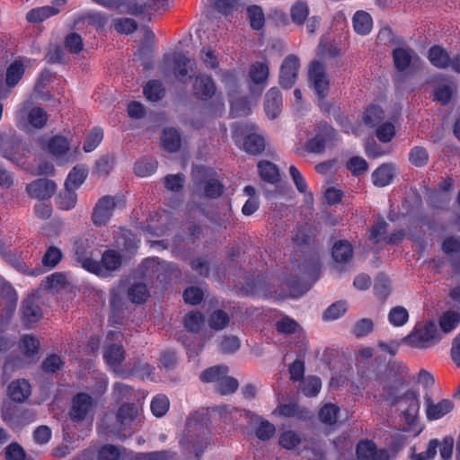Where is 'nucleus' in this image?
<instances>
[{
	"label": "nucleus",
	"mask_w": 460,
	"mask_h": 460,
	"mask_svg": "<svg viewBox=\"0 0 460 460\" xmlns=\"http://www.w3.org/2000/svg\"><path fill=\"white\" fill-rule=\"evenodd\" d=\"M407 368L402 365L391 364L378 372L375 378L372 396L390 405L398 404L405 420L413 423L419 414L420 401L414 392H407L398 398L399 388L404 384Z\"/></svg>",
	"instance_id": "1"
},
{
	"label": "nucleus",
	"mask_w": 460,
	"mask_h": 460,
	"mask_svg": "<svg viewBox=\"0 0 460 460\" xmlns=\"http://www.w3.org/2000/svg\"><path fill=\"white\" fill-rule=\"evenodd\" d=\"M94 243L92 239H84L75 245V258L85 270L104 277L108 272L114 271L121 265V257L114 250H107L102 256L101 262L93 260Z\"/></svg>",
	"instance_id": "2"
},
{
	"label": "nucleus",
	"mask_w": 460,
	"mask_h": 460,
	"mask_svg": "<svg viewBox=\"0 0 460 460\" xmlns=\"http://www.w3.org/2000/svg\"><path fill=\"white\" fill-rule=\"evenodd\" d=\"M233 138L236 145L252 155L260 154L265 147L264 138L253 124L234 126Z\"/></svg>",
	"instance_id": "3"
},
{
	"label": "nucleus",
	"mask_w": 460,
	"mask_h": 460,
	"mask_svg": "<svg viewBox=\"0 0 460 460\" xmlns=\"http://www.w3.org/2000/svg\"><path fill=\"white\" fill-rule=\"evenodd\" d=\"M40 145L42 150L60 164L74 162L80 154L77 148L71 150L68 139L59 135L40 138Z\"/></svg>",
	"instance_id": "4"
},
{
	"label": "nucleus",
	"mask_w": 460,
	"mask_h": 460,
	"mask_svg": "<svg viewBox=\"0 0 460 460\" xmlns=\"http://www.w3.org/2000/svg\"><path fill=\"white\" fill-rule=\"evenodd\" d=\"M270 75V64L267 59L256 60L250 65L247 72L248 85L254 102L266 88Z\"/></svg>",
	"instance_id": "5"
},
{
	"label": "nucleus",
	"mask_w": 460,
	"mask_h": 460,
	"mask_svg": "<svg viewBox=\"0 0 460 460\" xmlns=\"http://www.w3.org/2000/svg\"><path fill=\"white\" fill-rule=\"evenodd\" d=\"M217 411L222 418H225V413L229 412L233 418H235L237 415H239L240 417H244L246 420L251 421V423L256 424L257 426L255 427V435L260 440H269L274 436L276 432L274 424L259 416H254L250 411L230 409L228 406H220L217 409Z\"/></svg>",
	"instance_id": "6"
},
{
	"label": "nucleus",
	"mask_w": 460,
	"mask_h": 460,
	"mask_svg": "<svg viewBox=\"0 0 460 460\" xmlns=\"http://www.w3.org/2000/svg\"><path fill=\"white\" fill-rule=\"evenodd\" d=\"M441 339L440 332L433 322H428L420 327H416L404 339V343L417 349H426Z\"/></svg>",
	"instance_id": "7"
},
{
	"label": "nucleus",
	"mask_w": 460,
	"mask_h": 460,
	"mask_svg": "<svg viewBox=\"0 0 460 460\" xmlns=\"http://www.w3.org/2000/svg\"><path fill=\"white\" fill-rule=\"evenodd\" d=\"M124 200L120 197L104 196L98 200L93 211V222L95 226L106 225L117 208H123Z\"/></svg>",
	"instance_id": "8"
},
{
	"label": "nucleus",
	"mask_w": 460,
	"mask_h": 460,
	"mask_svg": "<svg viewBox=\"0 0 460 460\" xmlns=\"http://www.w3.org/2000/svg\"><path fill=\"white\" fill-rule=\"evenodd\" d=\"M30 102H24L22 109L18 111L16 116L17 126L23 129H28V124L25 121L27 119L29 124L36 128H43L48 120V115L46 111L40 107H31Z\"/></svg>",
	"instance_id": "9"
},
{
	"label": "nucleus",
	"mask_w": 460,
	"mask_h": 460,
	"mask_svg": "<svg viewBox=\"0 0 460 460\" xmlns=\"http://www.w3.org/2000/svg\"><path fill=\"white\" fill-rule=\"evenodd\" d=\"M300 58L294 55L287 56L279 67V84L284 88H291L299 74Z\"/></svg>",
	"instance_id": "10"
},
{
	"label": "nucleus",
	"mask_w": 460,
	"mask_h": 460,
	"mask_svg": "<svg viewBox=\"0 0 460 460\" xmlns=\"http://www.w3.org/2000/svg\"><path fill=\"white\" fill-rule=\"evenodd\" d=\"M309 81L320 99H323L329 92V76L324 66L313 61L309 66Z\"/></svg>",
	"instance_id": "11"
},
{
	"label": "nucleus",
	"mask_w": 460,
	"mask_h": 460,
	"mask_svg": "<svg viewBox=\"0 0 460 460\" xmlns=\"http://www.w3.org/2000/svg\"><path fill=\"white\" fill-rule=\"evenodd\" d=\"M95 408V403L87 394H78L72 401L71 419L75 421L84 420L93 416Z\"/></svg>",
	"instance_id": "12"
},
{
	"label": "nucleus",
	"mask_w": 460,
	"mask_h": 460,
	"mask_svg": "<svg viewBox=\"0 0 460 460\" xmlns=\"http://www.w3.org/2000/svg\"><path fill=\"white\" fill-rule=\"evenodd\" d=\"M35 61L27 58H21L13 61L6 68L5 74V85L6 89L15 86L22 78L26 70L32 67ZM9 92V90H7Z\"/></svg>",
	"instance_id": "13"
},
{
	"label": "nucleus",
	"mask_w": 460,
	"mask_h": 460,
	"mask_svg": "<svg viewBox=\"0 0 460 460\" xmlns=\"http://www.w3.org/2000/svg\"><path fill=\"white\" fill-rule=\"evenodd\" d=\"M19 349L22 358L18 359L17 362H13L9 359L5 364V367H8L9 365H13L16 367H22L26 359L32 358L38 353L40 341L32 335H24L21 339Z\"/></svg>",
	"instance_id": "14"
},
{
	"label": "nucleus",
	"mask_w": 460,
	"mask_h": 460,
	"mask_svg": "<svg viewBox=\"0 0 460 460\" xmlns=\"http://www.w3.org/2000/svg\"><path fill=\"white\" fill-rule=\"evenodd\" d=\"M454 409V403L448 399H442L438 402H434L430 399L426 400V415L429 420H437Z\"/></svg>",
	"instance_id": "15"
},
{
	"label": "nucleus",
	"mask_w": 460,
	"mask_h": 460,
	"mask_svg": "<svg viewBox=\"0 0 460 460\" xmlns=\"http://www.w3.org/2000/svg\"><path fill=\"white\" fill-rule=\"evenodd\" d=\"M193 94L200 100H208L216 94V85L210 76L198 75L192 85Z\"/></svg>",
	"instance_id": "16"
},
{
	"label": "nucleus",
	"mask_w": 460,
	"mask_h": 460,
	"mask_svg": "<svg viewBox=\"0 0 460 460\" xmlns=\"http://www.w3.org/2000/svg\"><path fill=\"white\" fill-rule=\"evenodd\" d=\"M56 190V184L48 179H39L27 186L28 193L36 199H46L50 198Z\"/></svg>",
	"instance_id": "17"
},
{
	"label": "nucleus",
	"mask_w": 460,
	"mask_h": 460,
	"mask_svg": "<svg viewBox=\"0 0 460 460\" xmlns=\"http://www.w3.org/2000/svg\"><path fill=\"white\" fill-rule=\"evenodd\" d=\"M196 68L195 60L180 55L175 60L173 74L177 81L185 84L191 77L190 74L196 71Z\"/></svg>",
	"instance_id": "18"
},
{
	"label": "nucleus",
	"mask_w": 460,
	"mask_h": 460,
	"mask_svg": "<svg viewBox=\"0 0 460 460\" xmlns=\"http://www.w3.org/2000/svg\"><path fill=\"white\" fill-rule=\"evenodd\" d=\"M394 62L398 70L404 71L411 66H419L420 59L411 49L398 48L394 50Z\"/></svg>",
	"instance_id": "19"
},
{
	"label": "nucleus",
	"mask_w": 460,
	"mask_h": 460,
	"mask_svg": "<svg viewBox=\"0 0 460 460\" xmlns=\"http://www.w3.org/2000/svg\"><path fill=\"white\" fill-rule=\"evenodd\" d=\"M7 394L13 402H22L31 395V386L25 379H16L9 384Z\"/></svg>",
	"instance_id": "20"
},
{
	"label": "nucleus",
	"mask_w": 460,
	"mask_h": 460,
	"mask_svg": "<svg viewBox=\"0 0 460 460\" xmlns=\"http://www.w3.org/2000/svg\"><path fill=\"white\" fill-rule=\"evenodd\" d=\"M282 96L279 89L270 88L265 95V112L269 119H275L281 111Z\"/></svg>",
	"instance_id": "21"
},
{
	"label": "nucleus",
	"mask_w": 460,
	"mask_h": 460,
	"mask_svg": "<svg viewBox=\"0 0 460 460\" xmlns=\"http://www.w3.org/2000/svg\"><path fill=\"white\" fill-rule=\"evenodd\" d=\"M279 444L287 450H294L299 452L302 447L307 446L305 439L302 436L293 430H286L280 433L279 437Z\"/></svg>",
	"instance_id": "22"
},
{
	"label": "nucleus",
	"mask_w": 460,
	"mask_h": 460,
	"mask_svg": "<svg viewBox=\"0 0 460 460\" xmlns=\"http://www.w3.org/2000/svg\"><path fill=\"white\" fill-rule=\"evenodd\" d=\"M395 168L393 164H384L372 173L373 184L376 187H385L392 183L395 176Z\"/></svg>",
	"instance_id": "23"
},
{
	"label": "nucleus",
	"mask_w": 460,
	"mask_h": 460,
	"mask_svg": "<svg viewBox=\"0 0 460 460\" xmlns=\"http://www.w3.org/2000/svg\"><path fill=\"white\" fill-rule=\"evenodd\" d=\"M22 319L25 324H32L39 322L42 317V312L36 304L34 296H28L22 305Z\"/></svg>",
	"instance_id": "24"
},
{
	"label": "nucleus",
	"mask_w": 460,
	"mask_h": 460,
	"mask_svg": "<svg viewBox=\"0 0 460 460\" xmlns=\"http://www.w3.org/2000/svg\"><path fill=\"white\" fill-rule=\"evenodd\" d=\"M99 4L105 7L121 9L122 13H127L134 15L143 13V6L137 5V3H127L126 0H93Z\"/></svg>",
	"instance_id": "25"
},
{
	"label": "nucleus",
	"mask_w": 460,
	"mask_h": 460,
	"mask_svg": "<svg viewBox=\"0 0 460 460\" xmlns=\"http://www.w3.org/2000/svg\"><path fill=\"white\" fill-rule=\"evenodd\" d=\"M352 25L354 31L358 35H367L373 28V21L371 15L365 11H358L352 18Z\"/></svg>",
	"instance_id": "26"
},
{
	"label": "nucleus",
	"mask_w": 460,
	"mask_h": 460,
	"mask_svg": "<svg viewBox=\"0 0 460 460\" xmlns=\"http://www.w3.org/2000/svg\"><path fill=\"white\" fill-rule=\"evenodd\" d=\"M103 357L107 365L115 372H118L119 366L125 358V353L120 345L111 344L106 347Z\"/></svg>",
	"instance_id": "27"
},
{
	"label": "nucleus",
	"mask_w": 460,
	"mask_h": 460,
	"mask_svg": "<svg viewBox=\"0 0 460 460\" xmlns=\"http://www.w3.org/2000/svg\"><path fill=\"white\" fill-rule=\"evenodd\" d=\"M270 416L276 419L281 418H303V411L295 402H279L271 411Z\"/></svg>",
	"instance_id": "28"
},
{
	"label": "nucleus",
	"mask_w": 460,
	"mask_h": 460,
	"mask_svg": "<svg viewBox=\"0 0 460 460\" xmlns=\"http://www.w3.org/2000/svg\"><path fill=\"white\" fill-rule=\"evenodd\" d=\"M0 152L5 158L16 163L21 158V143L16 140H8L0 137Z\"/></svg>",
	"instance_id": "29"
},
{
	"label": "nucleus",
	"mask_w": 460,
	"mask_h": 460,
	"mask_svg": "<svg viewBox=\"0 0 460 460\" xmlns=\"http://www.w3.org/2000/svg\"><path fill=\"white\" fill-rule=\"evenodd\" d=\"M353 255L351 244L347 241L336 242L332 247V257L338 263L348 262Z\"/></svg>",
	"instance_id": "30"
},
{
	"label": "nucleus",
	"mask_w": 460,
	"mask_h": 460,
	"mask_svg": "<svg viewBox=\"0 0 460 460\" xmlns=\"http://www.w3.org/2000/svg\"><path fill=\"white\" fill-rule=\"evenodd\" d=\"M87 174L88 169L84 165L75 166L68 173L65 186L75 190L84 183Z\"/></svg>",
	"instance_id": "31"
},
{
	"label": "nucleus",
	"mask_w": 460,
	"mask_h": 460,
	"mask_svg": "<svg viewBox=\"0 0 460 460\" xmlns=\"http://www.w3.org/2000/svg\"><path fill=\"white\" fill-rule=\"evenodd\" d=\"M460 323V313L456 310H448L439 318V326L444 333H449Z\"/></svg>",
	"instance_id": "32"
},
{
	"label": "nucleus",
	"mask_w": 460,
	"mask_h": 460,
	"mask_svg": "<svg viewBox=\"0 0 460 460\" xmlns=\"http://www.w3.org/2000/svg\"><path fill=\"white\" fill-rule=\"evenodd\" d=\"M163 147L168 152H176L181 146V137L174 128H165L161 137Z\"/></svg>",
	"instance_id": "33"
},
{
	"label": "nucleus",
	"mask_w": 460,
	"mask_h": 460,
	"mask_svg": "<svg viewBox=\"0 0 460 460\" xmlns=\"http://www.w3.org/2000/svg\"><path fill=\"white\" fill-rule=\"evenodd\" d=\"M429 60L430 63L439 68L447 67L450 65L451 58L441 47L434 46L429 50Z\"/></svg>",
	"instance_id": "34"
},
{
	"label": "nucleus",
	"mask_w": 460,
	"mask_h": 460,
	"mask_svg": "<svg viewBox=\"0 0 460 460\" xmlns=\"http://www.w3.org/2000/svg\"><path fill=\"white\" fill-rule=\"evenodd\" d=\"M340 409L336 404L326 403L319 411L320 420L328 426L335 425L339 420Z\"/></svg>",
	"instance_id": "35"
},
{
	"label": "nucleus",
	"mask_w": 460,
	"mask_h": 460,
	"mask_svg": "<svg viewBox=\"0 0 460 460\" xmlns=\"http://www.w3.org/2000/svg\"><path fill=\"white\" fill-rule=\"evenodd\" d=\"M258 171L261 178L268 182L274 183L279 179V170L275 164L268 161L258 164Z\"/></svg>",
	"instance_id": "36"
},
{
	"label": "nucleus",
	"mask_w": 460,
	"mask_h": 460,
	"mask_svg": "<svg viewBox=\"0 0 460 460\" xmlns=\"http://www.w3.org/2000/svg\"><path fill=\"white\" fill-rule=\"evenodd\" d=\"M384 117V111L379 106L372 105L365 111L362 120L365 126L374 128L380 124Z\"/></svg>",
	"instance_id": "37"
},
{
	"label": "nucleus",
	"mask_w": 460,
	"mask_h": 460,
	"mask_svg": "<svg viewBox=\"0 0 460 460\" xmlns=\"http://www.w3.org/2000/svg\"><path fill=\"white\" fill-rule=\"evenodd\" d=\"M140 414V409L132 404H124L118 412V420L123 426L132 423Z\"/></svg>",
	"instance_id": "38"
},
{
	"label": "nucleus",
	"mask_w": 460,
	"mask_h": 460,
	"mask_svg": "<svg viewBox=\"0 0 460 460\" xmlns=\"http://www.w3.org/2000/svg\"><path fill=\"white\" fill-rule=\"evenodd\" d=\"M388 321L394 327H402L409 321V312L403 306H394L388 313Z\"/></svg>",
	"instance_id": "39"
},
{
	"label": "nucleus",
	"mask_w": 460,
	"mask_h": 460,
	"mask_svg": "<svg viewBox=\"0 0 460 460\" xmlns=\"http://www.w3.org/2000/svg\"><path fill=\"white\" fill-rule=\"evenodd\" d=\"M59 10L55 6H43L30 11L27 14V20L31 22H41L56 13Z\"/></svg>",
	"instance_id": "40"
},
{
	"label": "nucleus",
	"mask_w": 460,
	"mask_h": 460,
	"mask_svg": "<svg viewBox=\"0 0 460 460\" xmlns=\"http://www.w3.org/2000/svg\"><path fill=\"white\" fill-rule=\"evenodd\" d=\"M228 314L222 310L214 311L208 317V325L215 331L224 330L229 323Z\"/></svg>",
	"instance_id": "41"
},
{
	"label": "nucleus",
	"mask_w": 460,
	"mask_h": 460,
	"mask_svg": "<svg viewBox=\"0 0 460 460\" xmlns=\"http://www.w3.org/2000/svg\"><path fill=\"white\" fill-rule=\"evenodd\" d=\"M67 283V279L65 274L60 272H56L50 275L49 277L46 278V279L43 281L42 286L44 288L51 291L56 292L58 291L60 288H64Z\"/></svg>",
	"instance_id": "42"
},
{
	"label": "nucleus",
	"mask_w": 460,
	"mask_h": 460,
	"mask_svg": "<svg viewBox=\"0 0 460 460\" xmlns=\"http://www.w3.org/2000/svg\"><path fill=\"white\" fill-rule=\"evenodd\" d=\"M77 202V195L75 190L65 186L64 191L59 195L58 205L63 210L73 208Z\"/></svg>",
	"instance_id": "43"
},
{
	"label": "nucleus",
	"mask_w": 460,
	"mask_h": 460,
	"mask_svg": "<svg viewBox=\"0 0 460 460\" xmlns=\"http://www.w3.org/2000/svg\"><path fill=\"white\" fill-rule=\"evenodd\" d=\"M184 326L191 332H198L204 325V317L199 312H190L184 317Z\"/></svg>",
	"instance_id": "44"
},
{
	"label": "nucleus",
	"mask_w": 460,
	"mask_h": 460,
	"mask_svg": "<svg viewBox=\"0 0 460 460\" xmlns=\"http://www.w3.org/2000/svg\"><path fill=\"white\" fill-rule=\"evenodd\" d=\"M322 388V382L316 376H307L301 385V390L306 396L312 397L318 394Z\"/></svg>",
	"instance_id": "45"
},
{
	"label": "nucleus",
	"mask_w": 460,
	"mask_h": 460,
	"mask_svg": "<svg viewBox=\"0 0 460 460\" xmlns=\"http://www.w3.org/2000/svg\"><path fill=\"white\" fill-rule=\"evenodd\" d=\"M228 373V367L226 366H216L208 368L203 371L200 375V379L203 382H217L220 377Z\"/></svg>",
	"instance_id": "46"
},
{
	"label": "nucleus",
	"mask_w": 460,
	"mask_h": 460,
	"mask_svg": "<svg viewBox=\"0 0 460 460\" xmlns=\"http://www.w3.org/2000/svg\"><path fill=\"white\" fill-rule=\"evenodd\" d=\"M149 296L146 286L143 283L132 285L128 289V297L133 303H144Z\"/></svg>",
	"instance_id": "47"
},
{
	"label": "nucleus",
	"mask_w": 460,
	"mask_h": 460,
	"mask_svg": "<svg viewBox=\"0 0 460 460\" xmlns=\"http://www.w3.org/2000/svg\"><path fill=\"white\" fill-rule=\"evenodd\" d=\"M102 138V129L99 128H94L92 131H90V133L86 137V139L83 146L84 151L86 153L93 151L100 145Z\"/></svg>",
	"instance_id": "48"
},
{
	"label": "nucleus",
	"mask_w": 460,
	"mask_h": 460,
	"mask_svg": "<svg viewBox=\"0 0 460 460\" xmlns=\"http://www.w3.org/2000/svg\"><path fill=\"white\" fill-rule=\"evenodd\" d=\"M144 94L147 100L156 102L164 94V89L158 81H150L144 88Z\"/></svg>",
	"instance_id": "49"
},
{
	"label": "nucleus",
	"mask_w": 460,
	"mask_h": 460,
	"mask_svg": "<svg viewBox=\"0 0 460 460\" xmlns=\"http://www.w3.org/2000/svg\"><path fill=\"white\" fill-rule=\"evenodd\" d=\"M144 268L146 269V273L148 275H155L158 278L160 275L165 271L169 265L165 262L159 261L156 258H148L144 261Z\"/></svg>",
	"instance_id": "50"
},
{
	"label": "nucleus",
	"mask_w": 460,
	"mask_h": 460,
	"mask_svg": "<svg viewBox=\"0 0 460 460\" xmlns=\"http://www.w3.org/2000/svg\"><path fill=\"white\" fill-rule=\"evenodd\" d=\"M348 305L345 301H338L327 308L323 318L330 321L337 320L346 313Z\"/></svg>",
	"instance_id": "51"
},
{
	"label": "nucleus",
	"mask_w": 460,
	"mask_h": 460,
	"mask_svg": "<svg viewBox=\"0 0 460 460\" xmlns=\"http://www.w3.org/2000/svg\"><path fill=\"white\" fill-rule=\"evenodd\" d=\"M156 170V163L153 160H140L136 163L134 171L139 177H148L152 175Z\"/></svg>",
	"instance_id": "52"
},
{
	"label": "nucleus",
	"mask_w": 460,
	"mask_h": 460,
	"mask_svg": "<svg viewBox=\"0 0 460 460\" xmlns=\"http://www.w3.org/2000/svg\"><path fill=\"white\" fill-rule=\"evenodd\" d=\"M169 400L164 395H157L154 397L151 402V410L156 417L164 416L169 410Z\"/></svg>",
	"instance_id": "53"
},
{
	"label": "nucleus",
	"mask_w": 460,
	"mask_h": 460,
	"mask_svg": "<svg viewBox=\"0 0 460 460\" xmlns=\"http://www.w3.org/2000/svg\"><path fill=\"white\" fill-rule=\"evenodd\" d=\"M114 29L119 33L130 34L137 30V22L130 18H118L113 21Z\"/></svg>",
	"instance_id": "54"
},
{
	"label": "nucleus",
	"mask_w": 460,
	"mask_h": 460,
	"mask_svg": "<svg viewBox=\"0 0 460 460\" xmlns=\"http://www.w3.org/2000/svg\"><path fill=\"white\" fill-rule=\"evenodd\" d=\"M438 440L432 439L429 442L427 449L421 453L412 452L411 454V457L412 460H432L438 451Z\"/></svg>",
	"instance_id": "55"
},
{
	"label": "nucleus",
	"mask_w": 460,
	"mask_h": 460,
	"mask_svg": "<svg viewBox=\"0 0 460 460\" xmlns=\"http://www.w3.org/2000/svg\"><path fill=\"white\" fill-rule=\"evenodd\" d=\"M409 159L411 164L419 167L423 166L429 160V154L425 148L416 146L411 150Z\"/></svg>",
	"instance_id": "56"
},
{
	"label": "nucleus",
	"mask_w": 460,
	"mask_h": 460,
	"mask_svg": "<svg viewBox=\"0 0 460 460\" xmlns=\"http://www.w3.org/2000/svg\"><path fill=\"white\" fill-rule=\"evenodd\" d=\"M376 452V446L369 440L361 441L357 447V456L359 460H370Z\"/></svg>",
	"instance_id": "57"
},
{
	"label": "nucleus",
	"mask_w": 460,
	"mask_h": 460,
	"mask_svg": "<svg viewBox=\"0 0 460 460\" xmlns=\"http://www.w3.org/2000/svg\"><path fill=\"white\" fill-rule=\"evenodd\" d=\"M237 380L233 377L227 376V374L221 376L217 384V388L222 394H232L237 389Z\"/></svg>",
	"instance_id": "58"
},
{
	"label": "nucleus",
	"mask_w": 460,
	"mask_h": 460,
	"mask_svg": "<svg viewBox=\"0 0 460 460\" xmlns=\"http://www.w3.org/2000/svg\"><path fill=\"white\" fill-rule=\"evenodd\" d=\"M394 135L395 128L391 122H385L380 124L376 128V137L381 142H390Z\"/></svg>",
	"instance_id": "59"
},
{
	"label": "nucleus",
	"mask_w": 460,
	"mask_h": 460,
	"mask_svg": "<svg viewBox=\"0 0 460 460\" xmlns=\"http://www.w3.org/2000/svg\"><path fill=\"white\" fill-rule=\"evenodd\" d=\"M309 13L305 3L297 2L291 8V17L294 22L301 24Z\"/></svg>",
	"instance_id": "60"
},
{
	"label": "nucleus",
	"mask_w": 460,
	"mask_h": 460,
	"mask_svg": "<svg viewBox=\"0 0 460 460\" xmlns=\"http://www.w3.org/2000/svg\"><path fill=\"white\" fill-rule=\"evenodd\" d=\"M250 18L251 26L255 30H260L264 23V15L262 10L259 6H250L247 9Z\"/></svg>",
	"instance_id": "61"
},
{
	"label": "nucleus",
	"mask_w": 460,
	"mask_h": 460,
	"mask_svg": "<svg viewBox=\"0 0 460 460\" xmlns=\"http://www.w3.org/2000/svg\"><path fill=\"white\" fill-rule=\"evenodd\" d=\"M83 46V40L79 34L70 33L66 37L65 47L68 51L77 54L82 51Z\"/></svg>",
	"instance_id": "62"
},
{
	"label": "nucleus",
	"mask_w": 460,
	"mask_h": 460,
	"mask_svg": "<svg viewBox=\"0 0 460 460\" xmlns=\"http://www.w3.org/2000/svg\"><path fill=\"white\" fill-rule=\"evenodd\" d=\"M220 350L224 353H234L240 348V341L236 336H225L219 344Z\"/></svg>",
	"instance_id": "63"
},
{
	"label": "nucleus",
	"mask_w": 460,
	"mask_h": 460,
	"mask_svg": "<svg viewBox=\"0 0 460 460\" xmlns=\"http://www.w3.org/2000/svg\"><path fill=\"white\" fill-rule=\"evenodd\" d=\"M62 252L57 247H49L45 255L43 256L42 262L45 266L53 268L55 267L61 260Z\"/></svg>",
	"instance_id": "64"
}]
</instances>
